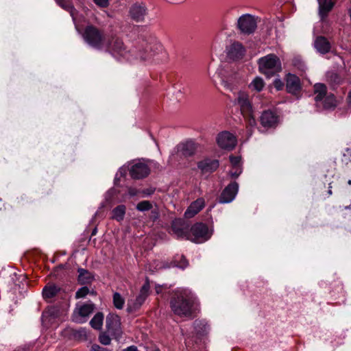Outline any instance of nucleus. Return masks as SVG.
<instances>
[{
	"mask_svg": "<svg viewBox=\"0 0 351 351\" xmlns=\"http://www.w3.org/2000/svg\"><path fill=\"white\" fill-rule=\"evenodd\" d=\"M114 306L118 309H122L124 306L125 300L119 293H114L113 295Z\"/></svg>",
	"mask_w": 351,
	"mask_h": 351,
	"instance_id": "nucleus-32",
	"label": "nucleus"
},
{
	"mask_svg": "<svg viewBox=\"0 0 351 351\" xmlns=\"http://www.w3.org/2000/svg\"><path fill=\"white\" fill-rule=\"evenodd\" d=\"M93 1L102 8H106L108 5V0H93Z\"/></svg>",
	"mask_w": 351,
	"mask_h": 351,
	"instance_id": "nucleus-40",
	"label": "nucleus"
},
{
	"mask_svg": "<svg viewBox=\"0 0 351 351\" xmlns=\"http://www.w3.org/2000/svg\"><path fill=\"white\" fill-rule=\"evenodd\" d=\"M314 47L319 53L326 54L330 51L331 45L326 37L320 36L315 38Z\"/></svg>",
	"mask_w": 351,
	"mask_h": 351,
	"instance_id": "nucleus-20",
	"label": "nucleus"
},
{
	"mask_svg": "<svg viewBox=\"0 0 351 351\" xmlns=\"http://www.w3.org/2000/svg\"><path fill=\"white\" fill-rule=\"evenodd\" d=\"M241 156H230V161L232 167H241Z\"/></svg>",
	"mask_w": 351,
	"mask_h": 351,
	"instance_id": "nucleus-38",
	"label": "nucleus"
},
{
	"mask_svg": "<svg viewBox=\"0 0 351 351\" xmlns=\"http://www.w3.org/2000/svg\"><path fill=\"white\" fill-rule=\"evenodd\" d=\"M256 26V21L254 16L251 14H243L238 19L237 27L244 34H252Z\"/></svg>",
	"mask_w": 351,
	"mask_h": 351,
	"instance_id": "nucleus-8",
	"label": "nucleus"
},
{
	"mask_svg": "<svg viewBox=\"0 0 351 351\" xmlns=\"http://www.w3.org/2000/svg\"><path fill=\"white\" fill-rule=\"evenodd\" d=\"M150 172L148 165L143 162L134 163L130 169V174L134 179H142L147 177Z\"/></svg>",
	"mask_w": 351,
	"mask_h": 351,
	"instance_id": "nucleus-14",
	"label": "nucleus"
},
{
	"mask_svg": "<svg viewBox=\"0 0 351 351\" xmlns=\"http://www.w3.org/2000/svg\"><path fill=\"white\" fill-rule=\"evenodd\" d=\"M239 191V184L237 182L230 183L221 192L219 202L221 204H227L232 202Z\"/></svg>",
	"mask_w": 351,
	"mask_h": 351,
	"instance_id": "nucleus-12",
	"label": "nucleus"
},
{
	"mask_svg": "<svg viewBox=\"0 0 351 351\" xmlns=\"http://www.w3.org/2000/svg\"><path fill=\"white\" fill-rule=\"evenodd\" d=\"M197 147V144L194 141L190 140L181 144L179 146V151L182 156L189 157L193 156L195 153Z\"/></svg>",
	"mask_w": 351,
	"mask_h": 351,
	"instance_id": "nucleus-21",
	"label": "nucleus"
},
{
	"mask_svg": "<svg viewBox=\"0 0 351 351\" xmlns=\"http://www.w3.org/2000/svg\"><path fill=\"white\" fill-rule=\"evenodd\" d=\"M104 320V315L102 313H97L95 315L93 319L90 322V324L92 328L99 330L101 328Z\"/></svg>",
	"mask_w": 351,
	"mask_h": 351,
	"instance_id": "nucleus-29",
	"label": "nucleus"
},
{
	"mask_svg": "<svg viewBox=\"0 0 351 351\" xmlns=\"http://www.w3.org/2000/svg\"><path fill=\"white\" fill-rule=\"evenodd\" d=\"M191 238L189 240L195 243H202L210 239L211 232L208 226L203 223H196L190 228Z\"/></svg>",
	"mask_w": 351,
	"mask_h": 351,
	"instance_id": "nucleus-6",
	"label": "nucleus"
},
{
	"mask_svg": "<svg viewBox=\"0 0 351 351\" xmlns=\"http://www.w3.org/2000/svg\"><path fill=\"white\" fill-rule=\"evenodd\" d=\"M286 88L289 93L298 96L302 88L300 78L295 75L289 73L286 77Z\"/></svg>",
	"mask_w": 351,
	"mask_h": 351,
	"instance_id": "nucleus-16",
	"label": "nucleus"
},
{
	"mask_svg": "<svg viewBox=\"0 0 351 351\" xmlns=\"http://www.w3.org/2000/svg\"><path fill=\"white\" fill-rule=\"evenodd\" d=\"M245 53V49L243 45L239 43H232L228 51V56L233 60L241 58Z\"/></svg>",
	"mask_w": 351,
	"mask_h": 351,
	"instance_id": "nucleus-22",
	"label": "nucleus"
},
{
	"mask_svg": "<svg viewBox=\"0 0 351 351\" xmlns=\"http://www.w3.org/2000/svg\"><path fill=\"white\" fill-rule=\"evenodd\" d=\"M348 100L349 103H351V90L348 93Z\"/></svg>",
	"mask_w": 351,
	"mask_h": 351,
	"instance_id": "nucleus-46",
	"label": "nucleus"
},
{
	"mask_svg": "<svg viewBox=\"0 0 351 351\" xmlns=\"http://www.w3.org/2000/svg\"><path fill=\"white\" fill-rule=\"evenodd\" d=\"M161 50V44L154 38L143 40L133 47L128 48L121 37L112 34L108 36L103 51L110 53L117 59H125L132 62L149 60Z\"/></svg>",
	"mask_w": 351,
	"mask_h": 351,
	"instance_id": "nucleus-1",
	"label": "nucleus"
},
{
	"mask_svg": "<svg viewBox=\"0 0 351 351\" xmlns=\"http://www.w3.org/2000/svg\"><path fill=\"white\" fill-rule=\"evenodd\" d=\"M95 308V306L92 302L77 304L73 314V320L77 323L85 322Z\"/></svg>",
	"mask_w": 351,
	"mask_h": 351,
	"instance_id": "nucleus-7",
	"label": "nucleus"
},
{
	"mask_svg": "<svg viewBox=\"0 0 351 351\" xmlns=\"http://www.w3.org/2000/svg\"><path fill=\"white\" fill-rule=\"evenodd\" d=\"M56 3L62 9L69 12L73 17L74 16V13L75 12V9L74 6L73 5L71 0H56Z\"/></svg>",
	"mask_w": 351,
	"mask_h": 351,
	"instance_id": "nucleus-28",
	"label": "nucleus"
},
{
	"mask_svg": "<svg viewBox=\"0 0 351 351\" xmlns=\"http://www.w3.org/2000/svg\"><path fill=\"white\" fill-rule=\"evenodd\" d=\"M318 1L319 15L322 19H324L327 16L328 12L332 10L333 7V3L332 0H318Z\"/></svg>",
	"mask_w": 351,
	"mask_h": 351,
	"instance_id": "nucleus-23",
	"label": "nucleus"
},
{
	"mask_svg": "<svg viewBox=\"0 0 351 351\" xmlns=\"http://www.w3.org/2000/svg\"><path fill=\"white\" fill-rule=\"evenodd\" d=\"M328 193H329L330 195H331V194H332L331 189H329V190H328Z\"/></svg>",
	"mask_w": 351,
	"mask_h": 351,
	"instance_id": "nucleus-47",
	"label": "nucleus"
},
{
	"mask_svg": "<svg viewBox=\"0 0 351 351\" xmlns=\"http://www.w3.org/2000/svg\"><path fill=\"white\" fill-rule=\"evenodd\" d=\"M205 206V200L202 197L197 198L191 203L184 213L186 218H192L200 212Z\"/></svg>",
	"mask_w": 351,
	"mask_h": 351,
	"instance_id": "nucleus-18",
	"label": "nucleus"
},
{
	"mask_svg": "<svg viewBox=\"0 0 351 351\" xmlns=\"http://www.w3.org/2000/svg\"><path fill=\"white\" fill-rule=\"evenodd\" d=\"M59 291L60 288L55 285H48L43 289V295L45 298H51L54 297Z\"/></svg>",
	"mask_w": 351,
	"mask_h": 351,
	"instance_id": "nucleus-26",
	"label": "nucleus"
},
{
	"mask_svg": "<svg viewBox=\"0 0 351 351\" xmlns=\"http://www.w3.org/2000/svg\"><path fill=\"white\" fill-rule=\"evenodd\" d=\"M234 104L239 108L241 113L246 121L247 127H255L256 121L254 116V109L249 95L244 91H239L234 101Z\"/></svg>",
	"mask_w": 351,
	"mask_h": 351,
	"instance_id": "nucleus-4",
	"label": "nucleus"
},
{
	"mask_svg": "<svg viewBox=\"0 0 351 351\" xmlns=\"http://www.w3.org/2000/svg\"><path fill=\"white\" fill-rule=\"evenodd\" d=\"M197 306V298L191 289L180 287L173 291L170 306L174 314L181 317H191Z\"/></svg>",
	"mask_w": 351,
	"mask_h": 351,
	"instance_id": "nucleus-2",
	"label": "nucleus"
},
{
	"mask_svg": "<svg viewBox=\"0 0 351 351\" xmlns=\"http://www.w3.org/2000/svg\"><path fill=\"white\" fill-rule=\"evenodd\" d=\"M90 351H110L107 348L101 347L99 345L94 344L91 346Z\"/></svg>",
	"mask_w": 351,
	"mask_h": 351,
	"instance_id": "nucleus-41",
	"label": "nucleus"
},
{
	"mask_svg": "<svg viewBox=\"0 0 351 351\" xmlns=\"http://www.w3.org/2000/svg\"><path fill=\"white\" fill-rule=\"evenodd\" d=\"M123 351H139V350H138L136 346H129V347L126 348L125 349H124Z\"/></svg>",
	"mask_w": 351,
	"mask_h": 351,
	"instance_id": "nucleus-44",
	"label": "nucleus"
},
{
	"mask_svg": "<svg viewBox=\"0 0 351 351\" xmlns=\"http://www.w3.org/2000/svg\"><path fill=\"white\" fill-rule=\"evenodd\" d=\"M348 183L349 184H351V180H349L348 181Z\"/></svg>",
	"mask_w": 351,
	"mask_h": 351,
	"instance_id": "nucleus-48",
	"label": "nucleus"
},
{
	"mask_svg": "<svg viewBox=\"0 0 351 351\" xmlns=\"http://www.w3.org/2000/svg\"><path fill=\"white\" fill-rule=\"evenodd\" d=\"M125 211H126L125 206L119 205L112 210V218L118 221H121L124 218V216L125 215Z\"/></svg>",
	"mask_w": 351,
	"mask_h": 351,
	"instance_id": "nucleus-27",
	"label": "nucleus"
},
{
	"mask_svg": "<svg viewBox=\"0 0 351 351\" xmlns=\"http://www.w3.org/2000/svg\"><path fill=\"white\" fill-rule=\"evenodd\" d=\"M153 193V191H151L150 192H148L147 194H152Z\"/></svg>",
	"mask_w": 351,
	"mask_h": 351,
	"instance_id": "nucleus-49",
	"label": "nucleus"
},
{
	"mask_svg": "<svg viewBox=\"0 0 351 351\" xmlns=\"http://www.w3.org/2000/svg\"><path fill=\"white\" fill-rule=\"evenodd\" d=\"M241 172H242L241 167H232V169L230 171L229 175L232 178H236L239 177V176L241 173Z\"/></svg>",
	"mask_w": 351,
	"mask_h": 351,
	"instance_id": "nucleus-39",
	"label": "nucleus"
},
{
	"mask_svg": "<svg viewBox=\"0 0 351 351\" xmlns=\"http://www.w3.org/2000/svg\"><path fill=\"white\" fill-rule=\"evenodd\" d=\"M108 332L114 339L119 340L122 336L121 318L115 314H109L106 317Z\"/></svg>",
	"mask_w": 351,
	"mask_h": 351,
	"instance_id": "nucleus-9",
	"label": "nucleus"
},
{
	"mask_svg": "<svg viewBox=\"0 0 351 351\" xmlns=\"http://www.w3.org/2000/svg\"><path fill=\"white\" fill-rule=\"evenodd\" d=\"M327 88L324 84L317 83L314 86L315 100L316 102L322 101L326 96Z\"/></svg>",
	"mask_w": 351,
	"mask_h": 351,
	"instance_id": "nucleus-25",
	"label": "nucleus"
},
{
	"mask_svg": "<svg viewBox=\"0 0 351 351\" xmlns=\"http://www.w3.org/2000/svg\"><path fill=\"white\" fill-rule=\"evenodd\" d=\"M223 86L227 90H230V91H233L234 89V86L229 84L227 82H223Z\"/></svg>",
	"mask_w": 351,
	"mask_h": 351,
	"instance_id": "nucleus-43",
	"label": "nucleus"
},
{
	"mask_svg": "<svg viewBox=\"0 0 351 351\" xmlns=\"http://www.w3.org/2000/svg\"><path fill=\"white\" fill-rule=\"evenodd\" d=\"M152 208V204L149 201H142L136 206V209L139 211L149 210Z\"/></svg>",
	"mask_w": 351,
	"mask_h": 351,
	"instance_id": "nucleus-34",
	"label": "nucleus"
},
{
	"mask_svg": "<svg viewBox=\"0 0 351 351\" xmlns=\"http://www.w3.org/2000/svg\"><path fill=\"white\" fill-rule=\"evenodd\" d=\"M171 230L177 239L191 238L189 225L181 219H176L172 221Z\"/></svg>",
	"mask_w": 351,
	"mask_h": 351,
	"instance_id": "nucleus-10",
	"label": "nucleus"
},
{
	"mask_svg": "<svg viewBox=\"0 0 351 351\" xmlns=\"http://www.w3.org/2000/svg\"><path fill=\"white\" fill-rule=\"evenodd\" d=\"M219 166V162L217 159L209 158H204L197 163V168L202 174H210L215 171Z\"/></svg>",
	"mask_w": 351,
	"mask_h": 351,
	"instance_id": "nucleus-17",
	"label": "nucleus"
},
{
	"mask_svg": "<svg viewBox=\"0 0 351 351\" xmlns=\"http://www.w3.org/2000/svg\"><path fill=\"white\" fill-rule=\"evenodd\" d=\"M147 13V8L143 5L134 4L130 9L131 18L136 22L143 21Z\"/></svg>",
	"mask_w": 351,
	"mask_h": 351,
	"instance_id": "nucleus-19",
	"label": "nucleus"
},
{
	"mask_svg": "<svg viewBox=\"0 0 351 351\" xmlns=\"http://www.w3.org/2000/svg\"><path fill=\"white\" fill-rule=\"evenodd\" d=\"M88 293L94 295L95 293L94 291L90 292L89 289L87 287H82L76 291L75 298L80 299L85 298Z\"/></svg>",
	"mask_w": 351,
	"mask_h": 351,
	"instance_id": "nucleus-33",
	"label": "nucleus"
},
{
	"mask_svg": "<svg viewBox=\"0 0 351 351\" xmlns=\"http://www.w3.org/2000/svg\"><path fill=\"white\" fill-rule=\"evenodd\" d=\"M95 232H96V230H94L92 234H95Z\"/></svg>",
	"mask_w": 351,
	"mask_h": 351,
	"instance_id": "nucleus-50",
	"label": "nucleus"
},
{
	"mask_svg": "<svg viewBox=\"0 0 351 351\" xmlns=\"http://www.w3.org/2000/svg\"><path fill=\"white\" fill-rule=\"evenodd\" d=\"M323 100V106L325 109H331L336 106V99L332 94L326 95Z\"/></svg>",
	"mask_w": 351,
	"mask_h": 351,
	"instance_id": "nucleus-31",
	"label": "nucleus"
},
{
	"mask_svg": "<svg viewBox=\"0 0 351 351\" xmlns=\"http://www.w3.org/2000/svg\"><path fill=\"white\" fill-rule=\"evenodd\" d=\"M78 282L81 285L90 284L94 279L93 274L85 269H78Z\"/></svg>",
	"mask_w": 351,
	"mask_h": 351,
	"instance_id": "nucleus-24",
	"label": "nucleus"
},
{
	"mask_svg": "<svg viewBox=\"0 0 351 351\" xmlns=\"http://www.w3.org/2000/svg\"><path fill=\"white\" fill-rule=\"evenodd\" d=\"M149 283L147 280L142 286L140 292L136 297L135 300H130L128 301V305L130 308L132 310H136L141 306V305L145 302V300L149 295Z\"/></svg>",
	"mask_w": 351,
	"mask_h": 351,
	"instance_id": "nucleus-13",
	"label": "nucleus"
},
{
	"mask_svg": "<svg viewBox=\"0 0 351 351\" xmlns=\"http://www.w3.org/2000/svg\"><path fill=\"white\" fill-rule=\"evenodd\" d=\"M275 86L276 87V88L278 90L281 89V88L282 86V84L281 81L279 80H276L275 81Z\"/></svg>",
	"mask_w": 351,
	"mask_h": 351,
	"instance_id": "nucleus-45",
	"label": "nucleus"
},
{
	"mask_svg": "<svg viewBox=\"0 0 351 351\" xmlns=\"http://www.w3.org/2000/svg\"><path fill=\"white\" fill-rule=\"evenodd\" d=\"M82 36L84 41L90 47L103 51L105 49L108 36L104 31L93 24H88L83 29Z\"/></svg>",
	"mask_w": 351,
	"mask_h": 351,
	"instance_id": "nucleus-3",
	"label": "nucleus"
},
{
	"mask_svg": "<svg viewBox=\"0 0 351 351\" xmlns=\"http://www.w3.org/2000/svg\"><path fill=\"white\" fill-rule=\"evenodd\" d=\"M74 336L80 341H84L87 339V332L85 329L80 328L74 332Z\"/></svg>",
	"mask_w": 351,
	"mask_h": 351,
	"instance_id": "nucleus-35",
	"label": "nucleus"
},
{
	"mask_svg": "<svg viewBox=\"0 0 351 351\" xmlns=\"http://www.w3.org/2000/svg\"><path fill=\"white\" fill-rule=\"evenodd\" d=\"M99 342H100L101 344L105 345V346H107V345L110 344V342H111V339H110V337H109V335H107V334H106V333H105V332L101 333V334L99 335Z\"/></svg>",
	"mask_w": 351,
	"mask_h": 351,
	"instance_id": "nucleus-37",
	"label": "nucleus"
},
{
	"mask_svg": "<svg viewBox=\"0 0 351 351\" xmlns=\"http://www.w3.org/2000/svg\"><path fill=\"white\" fill-rule=\"evenodd\" d=\"M264 86V80L261 77H256L249 85L250 88L257 92L261 91Z\"/></svg>",
	"mask_w": 351,
	"mask_h": 351,
	"instance_id": "nucleus-30",
	"label": "nucleus"
},
{
	"mask_svg": "<svg viewBox=\"0 0 351 351\" xmlns=\"http://www.w3.org/2000/svg\"><path fill=\"white\" fill-rule=\"evenodd\" d=\"M180 261L175 260L176 266L182 269H184L188 266V261L183 256H180Z\"/></svg>",
	"mask_w": 351,
	"mask_h": 351,
	"instance_id": "nucleus-36",
	"label": "nucleus"
},
{
	"mask_svg": "<svg viewBox=\"0 0 351 351\" xmlns=\"http://www.w3.org/2000/svg\"><path fill=\"white\" fill-rule=\"evenodd\" d=\"M278 121V117L276 113L272 110H264L260 117V123L265 128H271L276 126Z\"/></svg>",
	"mask_w": 351,
	"mask_h": 351,
	"instance_id": "nucleus-15",
	"label": "nucleus"
},
{
	"mask_svg": "<svg viewBox=\"0 0 351 351\" xmlns=\"http://www.w3.org/2000/svg\"><path fill=\"white\" fill-rule=\"evenodd\" d=\"M259 71L271 77L282 71V64L280 58L274 53L268 54L258 60Z\"/></svg>",
	"mask_w": 351,
	"mask_h": 351,
	"instance_id": "nucleus-5",
	"label": "nucleus"
},
{
	"mask_svg": "<svg viewBox=\"0 0 351 351\" xmlns=\"http://www.w3.org/2000/svg\"><path fill=\"white\" fill-rule=\"evenodd\" d=\"M217 142L220 148L226 150H232L237 145V138L235 136L230 132L224 131L218 134Z\"/></svg>",
	"mask_w": 351,
	"mask_h": 351,
	"instance_id": "nucleus-11",
	"label": "nucleus"
},
{
	"mask_svg": "<svg viewBox=\"0 0 351 351\" xmlns=\"http://www.w3.org/2000/svg\"><path fill=\"white\" fill-rule=\"evenodd\" d=\"M139 193V191L137 190L135 188H132V187H130L128 189V195L130 196V197H134L136 195H137Z\"/></svg>",
	"mask_w": 351,
	"mask_h": 351,
	"instance_id": "nucleus-42",
	"label": "nucleus"
}]
</instances>
